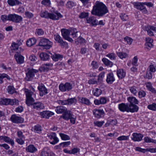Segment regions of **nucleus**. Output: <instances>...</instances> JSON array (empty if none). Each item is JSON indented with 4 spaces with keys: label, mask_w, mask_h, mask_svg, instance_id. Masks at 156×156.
<instances>
[{
    "label": "nucleus",
    "mask_w": 156,
    "mask_h": 156,
    "mask_svg": "<svg viewBox=\"0 0 156 156\" xmlns=\"http://www.w3.org/2000/svg\"><path fill=\"white\" fill-rule=\"evenodd\" d=\"M108 12L107 7L103 2L97 1L93 6L91 14L99 17H102Z\"/></svg>",
    "instance_id": "obj_1"
},
{
    "label": "nucleus",
    "mask_w": 156,
    "mask_h": 156,
    "mask_svg": "<svg viewBox=\"0 0 156 156\" xmlns=\"http://www.w3.org/2000/svg\"><path fill=\"white\" fill-rule=\"evenodd\" d=\"M24 91L26 97V104L28 106H29L35 101L33 97H32L34 95V93L30 90L27 89H25Z\"/></svg>",
    "instance_id": "obj_2"
},
{
    "label": "nucleus",
    "mask_w": 156,
    "mask_h": 156,
    "mask_svg": "<svg viewBox=\"0 0 156 156\" xmlns=\"http://www.w3.org/2000/svg\"><path fill=\"white\" fill-rule=\"evenodd\" d=\"M73 88L72 83L69 82H66L65 84L61 83L59 85V89L62 92L69 91Z\"/></svg>",
    "instance_id": "obj_3"
},
{
    "label": "nucleus",
    "mask_w": 156,
    "mask_h": 156,
    "mask_svg": "<svg viewBox=\"0 0 156 156\" xmlns=\"http://www.w3.org/2000/svg\"><path fill=\"white\" fill-rule=\"evenodd\" d=\"M38 72V70L33 69H29L27 73H26V76L25 78V80L27 81L32 80L34 77L35 73Z\"/></svg>",
    "instance_id": "obj_4"
},
{
    "label": "nucleus",
    "mask_w": 156,
    "mask_h": 156,
    "mask_svg": "<svg viewBox=\"0 0 156 156\" xmlns=\"http://www.w3.org/2000/svg\"><path fill=\"white\" fill-rule=\"evenodd\" d=\"M9 21L16 23H20L23 20V18L21 16L15 14H9Z\"/></svg>",
    "instance_id": "obj_5"
},
{
    "label": "nucleus",
    "mask_w": 156,
    "mask_h": 156,
    "mask_svg": "<svg viewBox=\"0 0 156 156\" xmlns=\"http://www.w3.org/2000/svg\"><path fill=\"white\" fill-rule=\"evenodd\" d=\"M144 5V2H136L134 3V5L135 8L141 11L143 13L147 14V11Z\"/></svg>",
    "instance_id": "obj_6"
},
{
    "label": "nucleus",
    "mask_w": 156,
    "mask_h": 156,
    "mask_svg": "<svg viewBox=\"0 0 156 156\" xmlns=\"http://www.w3.org/2000/svg\"><path fill=\"white\" fill-rule=\"evenodd\" d=\"M61 31L62 35L64 39L71 42H73V39L69 37L70 33L69 30L62 29L61 30Z\"/></svg>",
    "instance_id": "obj_7"
},
{
    "label": "nucleus",
    "mask_w": 156,
    "mask_h": 156,
    "mask_svg": "<svg viewBox=\"0 0 156 156\" xmlns=\"http://www.w3.org/2000/svg\"><path fill=\"white\" fill-rule=\"evenodd\" d=\"M12 122L15 123H20L24 122V119L20 116H18L15 114L12 115L10 118Z\"/></svg>",
    "instance_id": "obj_8"
},
{
    "label": "nucleus",
    "mask_w": 156,
    "mask_h": 156,
    "mask_svg": "<svg viewBox=\"0 0 156 156\" xmlns=\"http://www.w3.org/2000/svg\"><path fill=\"white\" fill-rule=\"evenodd\" d=\"M93 114L94 117L97 118L99 119L104 116L105 112L103 109H94L93 111Z\"/></svg>",
    "instance_id": "obj_9"
},
{
    "label": "nucleus",
    "mask_w": 156,
    "mask_h": 156,
    "mask_svg": "<svg viewBox=\"0 0 156 156\" xmlns=\"http://www.w3.org/2000/svg\"><path fill=\"white\" fill-rule=\"evenodd\" d=\"M144 30L147 32L148 34L150 36H154L152 31L156 32V27L150 25L145 26L144 27Z\"/></svg>",
    "instance_id": "obj_10"
},
{
    "label": "nucleus",
    "mask_w": 156,
    "mask_h": 156,
    "mask_svg": "<svg viewBox=\"0 0 156 156\" xmlns=\"http://www.w3.org/2000/svg\"><path fill=\"white\" fill-rule=\"evenodd\" d=\"M49 137L50 139L49 142L52 144L55 145L59 142V139L56 137V134L55 133H50L49 135Z\"/></svg>",
    "instance_id": "obj_11"
},
{
    "label": "nucleus",
    "mask_w": 156,
    "mask_h": 156,
    "mask_svg": "<svg viewBox=\"0 0 156 156\" xmlns=\"http://www.w3.org/2000/svg\"><path fill=\"white\" fill-rule=\"evenodd\" d=\"M14 58L17 64H21L24 62V58L20 53L16 52L14 55Z\"/></svg>",
    "instance_id": "obj_12"
},
{
    "label": "nucleus",
    "mask_w": 156,
    "mask_h": 156,
    "mask_svg": "<svg viewBox=\"0 0 156 156\" xmlns=\"http://www.w3.org/2000/svg\"><path fill=\"white\" fill-rule=\"evenodd\" d=\"M55 39L58 43L60 44V45L64 48L67 46L68 45L67 43L63 41L61 37L59 35H56L55 36Z\"/></svg>",
    "instance_id": "obj_13"
},
{
    "label": "nucleus",
    "mask_w": 156,
    "mask_h": 156,
    "mask_svg": "<svg viewBox=\"0 0 156 156\" xmlns=\"http://www.w3.org/2000/svg\"><path fill=\"white\" fill-rule=\"evenodd\" d=\"M108 101L106 98L101 97L100 98V100L95 99L94 101V103L96 105H104Z\"/></svg>",
    "instance_id": "obj_14"
},
{
    "label": "nucleus",
    "mask_w": 156,
    "mask_h": 156,
    "mask_svg": "<svg viewBox=\"0 0 156 156\" xmlns=\"http://www.w3.org/2000/svg\"><path fill=\"white\" fill-rule=\"evenodd\" d=\"M38 89L40 91V95L41 96H43L45 94L48 93L47 89L42 83L39 85Z\"/></svg>",
    "instance_id": "obj_15"
},
{
    "label": "nucleus",
    "mask_w": 156,
    "mask_h": 156,
    "mask_svg": "<svg viewBox=\"0 0 156 156\" xmlns=\"http://www.w3.org/2000/svg\"><path fill=\"white\" fill-rule=\"evenodd\" d=\"M62 17V16L57 11L54 13H49V18L53 20H58L59 18Z\"/></svg>",
    "instance_id": "obj_16"
},
{
    "label": "nucleus",
    "mask_w": 156,
    "mask_h": 156,
    "mask_svg": "<svg viewBox=\"0 0 156 156\" xmlns=\"http://www.w3.org/2000/svg\"><path fill=\"white\" fill-rule=\"evenodd\" d=\"M133 137L131 139L134 141H140L142 140L143 137V135L140 133H133L132 134Z\"/></svg>",
    "instance_id": "obj_17"
},
{
    "label": "nucleus",
    "mask_w": 156,
    "mask_h": 156,
    "mask_svg": "<svg viewBox=\"0 0 156 156\" xmlns=\"http://www.w3.org/2000/svg\"><path fill=\"white\" fill-rule=\"evenodd\" d=\"M115 80V78L113 73H110L107 74L106 81L109 84H112Z\"/></svg>",
    "instance_id": "obj_18"
},
{
    "label": "nucleus",
    "mask_w": 156,
    "mask_h": 156,
    "mask_svg": "<svg viewBox=\"0 0 156 156\" xmlns=\"http://www.w3.org/2000/svg\"><path fill=\"white\" fill-rule=\"evenodd\" d=\"M72 116H73V115L72 114L71 112L70 111L67 110L63 113L60 118H62L64 119L68 120L69 119L70 117Z\"/></svg>",
    "instance_id": "obj_19"
},
{
    "label": "nucleus",
    "mask_w": 156,
    "mask_h": 156,
    "mask_svg": "<svg viewBox=\"0 0 156 156\" xmlns=\"http://www.w3.org/2000/svg\"><path fill=\"white\" fill-rule=\"evenodd\" d=\"M118 108L119 110L122 112L126 111L129 112L128 104L122 103L119 105Z\"/></svg>",
    "instance_id": "obj_20"
},
{
    "label": "nucleus",
    "mask_w": 156,
    "mask_h": 156,
    "mask_svg": "<svg viewBox=\"0 0 156 156\" xmlns=\"http://www.w3.org/2000/svg\"><path fill=\"white\" fill-rule=\"evenodd\" d=\"M139 108V107L136 104H128L129 112L132 113L136 112H138Z\"/></svg>",
    "instance_id": "obj_21"
},
{
    "label": "nucleus",
    "mask_w": 156,
    "mask_h": 156,
    "mask_svg": "<svg viewBox=\"0 0 156 156\" xmlns=\"http://www.w3.org/2000/svg\"><path fill=\"white\" fill-rule=\"evenodd\" d=\"M48 40L44 38L41 39L39 43V45L44 47V48L46 49H49V45L48 44Z\"/></svg>",
    "instance_id": "obj_22"
},
{
    "label": "nucleus",
    "mask_w": 156,
    "mask_h": 156,
    "mask_svg": "<svg viewBox=\"0 0 156 156\" xmlns=\"http://www.w3.org/2000/svg\"><path fill=\"white\" fill-rule=\"evenodd\" d=\"M78 101L80 103L87 105H90L91 103L89 99L84 97H78Z\"/></svg>",
    "instance_id": "obj_23"
},
{
    "label": "nucleus",
    "mask_w": 156,
    "mask_h": 156,
    "mask_svg": "<svg viewBox=\"0 0 156 156\" xmlns=\"http://www.w3.org/2000/svg\"><path fill=\"white\" fill-rule=\"evenodd\" d=\"M87 23L91 24L93 26L97 25L98 20L94 16L90 17L87 19Z\"/></svg>",
    "instance_id": "obj_24"
},
{
    "label": "nucleus",
    "mask_w": 156,
    "mask_h": 156,
    "mask_svg": "<svg viewBox=\"0 0 156 156\" xmlns=\"http://www.w3.org/2000/svg\"><path fill=\"white\" fill-rule=\"evenodd\" d=\"M30 105L32 106L33 108L37 110L43 109L44 108L43 104L39 102L32 103Z\"/></svg>",
    "instance_id": "obj_25"
},
{
    "label": "nucleus",
    "mask_w": 156,
    "mask_h": 156,
    "mask_svg": "<svg viewBox=\"0 0 156 156\" xmlns=\"http://www.w3.org/2000/svg\"><path fill=\"white\" fill-rule=\"evenodd\" d=\"M117 75L118 78L120 79H122L124 78L126 75L125 72L122 69H118L117 70Z\"/></svg>",
    "instance_id": "obj_26"
},
{
    "label": "nucleus",
    "mask_w": 156,
    "mask_h": 156,
    "mask_svg": "<svg viewBox=\"0 0 156 156\" xmlns=\"http://www.w3.org/2000/svg\"><path fill=\"white\" fill-rule=\"evenodd\" d=\"M0 139L3 140L5 142L10 144L12 146L14 145V142L10 138L6 136H0Z\"/></svg>",
    "instance_id": "obj_27"
},
{
    "label": "nucleus",
    "mask_w": 156,
    "mask_h": 156,
    "mask_svg": "<svg viewBox=\"0 0 156 156\" xmlns=\"http://www.w3.org/2000/svg\"><path fill=\"white\" fill-rule=\"evenodd\" d=\"M26 151L28 152L34 153L37 151V149L34 145H30L26 147Z\"/></svg>",
    "instance_id": "obj_28"
},
{
    "label": "nucleus",
    "mask_w": 156,
    "mask_h": 156,
    "mask_svg": "<svg viewBox=\"0 0 156 156\" xmlns=\"http://www.w3.org/2000/svg\"><path fill=\"white\" fill-rule=\"evenodd\" d=\"M7 2L8 4L11 6L18 5L22 4V2L18 0H8Z\"/></svg>",
    "instance_id": "obj_29"
},
{
    "label": "nucleus",
    "mask_w": 156,
    "mask_h": 156,
    "mask_svg": "<svg viewBox=\"0 0 156 156\" xmlns=\"http://www.w3.org/2000/svg\"><path fill=\"white\" fill-rule=\"evenodd\" d=\"M127 100L129 102V104H138L139 101L135 97L131 96L127 98Z\"/></svg>",
    "instance_id": "obj_30"
},
{
    "label": "nucleus",
    "mask_w": 156,
    "mask_h": 156,
    "mask_svg": "<svg viewBox=\"0 0 156 156\" xmlns=\"http://www.w3.org/2000/svg\"><path fill=\"white\" fill-rule=\"evenodd\" d=\"M102 93V90L98 88L94 89L92 90V94L93 95L96 97H98L100 96Z\"/></svg>",
    "instance_id": "obj_31"
},
{
    "label": "nucleus",
    "mask_w": 156,
    "mask_h": 156,
    "mask_svg": "<svg viewBox=\"0 0 156 156\" xmlns=\"http://www.w3.org/2000/svg\"><path fill=\"white\" fill-rule=\"evenodd\" d=\"M19 45L15 42H13L12 44L11 49L12 51H17L19 50L20 51H23L21 48H19Z\"/></svg>",
    "instance_id": "obj_32"
},
{
    "label": "nucleus",
    "mask_w": 156,
    "mask_h": 156,
    "mask_svg": "<svg viewBox=\"0 0 156 156\" xmlns=\"http://www.w3.org/2000/svg\"><path fill=\"white\" fill-rule=\"evenodd\" d=\"M36 42V39L34 38L29 39L26 42V44L28 47H31L35 44Z\"/></svg>",
    "instance_id": "obj_33"
},
{
    "label": "nucleus",
    "mask_w": 156,
    "mask_h": 156,
    "mask_svg": "<svg viewBox=\"0 0 156 156\" xmlns=\"http://www.w3.org/2000/svg\"><path fill=\"white\" fill-rule=\"evenodd\" d=\"M67 110V108L63 106H59L56 108L55 111L57 113L60 114L62 113H64Z\"/></svg>",
    "instance_id": "obj_34"
},
{
    "label": "nucleus",
    "mask_w": 156,
    "mask_h": 156,
    "mask_svg": "<svg viewBox=\"0 0 156 156\" xmlns=\"http://www.w3.org/2000/svg\"><path fill=\"white\" fill-rule=\"evenodd\" d=\"M53 60L55 62L57 61L58 59L63 58V56L62 55L59 54H55L51 56Z\"/></svg>",
    "instance_id": "obj_35"
},
{
    "label": "nucleus",
    "mask_w": 156,
    "mask_h": 156,
    "mask_svg": "<svg viewBox=\"0 0 156 156\" xmlns=\"http://www.w3.org/2000/svg\"><path fill=\"white\" fill-rule=\"evenodd\" d=\"M6 78L9 80H10L11 78L7 74L5 73L0 74V84L2 83L3 81V79L4 78Z\"/></svg>",
    "instance_id": "obj_36"
},
{
    "label": "nucleus",
    "mask_w": 156,
    "mask_h": 156,
    "mask_svg": "<svg viewBox=\"0 0 156 156\" xmlns=\"http://www.w3.org/2000/svg\"><path fill=\"white\" fill-rule=\"evenodd\" d=\"M39 56L41 59L43 61H46L49 59V55L45 52H42L40 54Z\"/></svg>",
    "instance_id": "obj_37"
},
{
    "label": "nucleus",
    "mask_w": 156,
    "mask_h": 156,
    "mask_svg": "<svg viewBox=\"0 0 156 156\" xmlns=\"http://www.w3.org/2000/svg\"><path fill=\"white\" fill-rule=\"evenodd\" d=\"M102 61L104 64L107 66L111 67L113 66L112 62L106 58H103Z\"/></svg>",
    "instance_id": "obj_38"
},
{
    "label": "nucleus",
    "mask_w": 156,
    "mask_h": 156,
    "mask_svg": "<svg viewBox=\"0 0 156 156\" xmlns=\"http://www.w3.org/2000/svg\"><path fill=\"white\" fill-rule=\"evenodd\" d=\"M49 69V63L43 65L40 68L39 70L41 72H48Z\"/></svg>",
    "instance_id": "obj_39"
},
{
    "label": "nucleus",
    "mask_w": 156,
    "mask_h": 156,
    "mask_svg": "<svg viewBox=\"0 0 156 156\" xmlns=\"http://www.w3.org/2000/svg\"><path fill=\"white\" fill-rule=\"evenodd\" d=\"M148 71H149L152 73H154L156 71V66L155 64L151 63L148 66Z\"/></svg>",
    "instance_id": "obj_40"
},
{
    "label": "nucleus",
    "mask_w": 156,
    "mask_h": 156,
    "mask_svg": "<svg viewBox=\"0 0 156 156\" xmlns=\"http://www.w3.org/2000/svg\"><path fill=\"white\" fill-rule=\"evenodd\" d=\"M129 89L131 93L134 95H136L137 93V88L135 86L129 87Z\"/></svg>",
    "instance_id": "obj_41"
},
{
    "label": "nucleus",
    "mask_w": 156,
    "mask_h": 156,
    "mask_svg": "<svg viewBox=\"0 0 156 156\" xmlns=\"http://www.w3.org/2000/svg\"><path fill=\"white\" fill-rule=\"evenodd\" d=\"M34 130L35 132L38 133H41L42 131V127L39 124H37L34 127Z\"/></svg>",
    "instance_id": "obj_42"
},
{
    "label": "nucleus",
    "mask_w": 156,
    "mask_h": 156,
    "mask_svg": "<svg viewBox=\"0 0 156 156\" xmlns=\"http://www.w3.org/2000/svg\"><path fill=\"white\" fill-rule=\"evenodd\" d=\"M116 54L118 57L121 59L126 58L128 56L127 53L123 52H117Z\"/></svg>",
    "instance_id": "obj_43"
},
{
    "label": "nucleus",
    "mask_w": 156,
    "mask_h": 156,
    "mask_svg": "<svg viewBox=\"0 0 156 156\" xmlns=\"http://www.w3.org/2000/svg\"><path fill=\"white\" fill-rule=\"evenodd\" d=\"M9 105H18L19 104V101L16 99H9Z\"/></svg>",
    "instance_id": "obj_44"
},
{
    "label": "nucleus",
    "mask_w": 156,
    "mask_h": 156,
    "mask_svg": "<svg viewBox=\"0 0 156 156\" xmlns=\"http://www.w3.org/2000/svg\"><path fill=\"white\" fill-rule=\"evenodd\" d=\"M144 141L147 143H152L154 144H156V140H154L152 139L149 138L147 136L144 138Z\"/></svg>",
    "instance_id": "obj_45"
},
{
    "label": "nucleus",
    "mask_w": 156,
    "mask_h": 156,
    "mask_svg": "<svg viewBox=\"0 0 156 156\" xmlns=\"http://www.w3.org/2000/svg\"><path fill=\"white\" fill-rule=\"evenodd\" d=\"M7 91L8 93L10 94H12L16 91L15 90L13 86L9 85L8 87Z\"/></svg>",
    "instance_id": "obj_46"
},
{
    "label": "nucleus",
    "mask_w": 156,
    "mask_h": 156,
    "mask_svg": "<svg viewBox=\"0 0 156 156\" xmlns=\"http://www.w3.org/2000/svg\"><path fill=\"white\" fill-rule=\"evenodd\" d=\"M59 134L61 139L63 140H67L70 139V137L67 135L62 133H59Z\"/></svg>",
    "instance_id": "obj_47"
},
{
    "label": "nucleus",
    "mask_w": 156,
    "mask_h": 156,
    "mask_svg": "<svg viewBox=\"0 0 156 156\" xmlns=\"http://www.w3.org/2000/svg\"><path fill=\"white\" fill-rule=\"evenodd\" d=\"M75 42L77 44H78L79 43H80L81 44H85L86 41L83 38L79 36L78 38L77 39V41H75Z\"/></svg>",
    "instance_id": "obj_48"
},
{
    "label": "nucleus",
    "mask_w": 156,
    "mask_h": 156,
    "mask_svg": "<svg viewBox=\"0 0 156 156\" xmlns=\"http://www.w3.org/2000/svg\"><path fill=\"white\" fill-rule=\"evenodd\" d=\"M49 150L48 147L44 148L42 151L41 156H48Z\"/></svg>",
    "instance_id": "obj_49"
},
{
    "label": "nucleus",
    "mask_w": 156,
    "mask_h": 156,
    "mask_svg": "<svg viewBox=\"0 0 156 156\" xmlns=\"http://www.w3.org/2000/svg\"><path fill=\"white\" fill-rule=\"evenodd\" d=\"M76 4L72 1H69L66 4V6L67 8H71L73 6H76Z\"/></svg>",
    "instance_id": "obj_50"
},
{
    "label": "nucleus",
    "mask_w": 156,
    "mask_h": 156,
    "mask_svg": "<svg viewBox=\"0 0 156 156\" xmlns=\"http://www.w3.org/2000/svg\"><path fill=\"white\" fill-rule=\"evenodd\" d=\"M68 105H71L76 102L77 100L75 98H69L67 99Z\"/></svg>",
    "instance_id": "obj_51"
},
{
    "label": "nucleus",
    "mask_w": 156,
    "mask_h": 156,
    "mask_svg": "<svg viewBox=\"0 0 156 156\" xmlns=\"http://www.w3.org/2000/svg\"><path fill=\"white\" fill-rule=\"evenodd\" d=\"M105 72H102L98 76V82H101L102 81L103 79L105 76Z\"/></svg>",
    "instance_id": "obj_52"
},
{
    "label": "nucleus",
    "mask_w": 156,
    "mask_h": 156,
    "mask_svg": "<svg viewBox=\"0 0 156 156\" xmlns=\"http://www.w3.org/2000/svg\"><path fill=\"white\" fill-rule=\"evenodd\" d=\"M147 108L151 110L156 111V104L153 103L147 106Z\"/></svg>",
    "instance_id": "obj_53"
},
{
    "label": "nucleus",
    "mask_w": 156,
    "mask_h": 156,
    "mask_svg": "<svg viewBox=\"0 0 156 156\" xmlns=\"http://www.w3.org/2000/svg\"><path fill=\"white\" fill-rule=\"evenodd\" d=\"M146 95L145 92L143 90L139 91L138 92V97L140 98H144Z\"/></svg>",
    "instance_id": "obj_54"
},
{
    "label": "nucleus",
    "mask_w": 156,
    "mask_h": 156,
    "mask_svg": "<svg viewBox=\"0 0 156 156\" xmlns=\"http://www.w3.org/2000/svg\"><path fill=\"white\" fill-rule=\"evenodd\" d=\"M0 105H9V99L5 98L1 99L0 101Z\"/></svg>",
    "instance_id": "obj_55"
},
{
    "label": "nucleus",
    "mask_w": 156,
    "mask_h": 156,
    "mask_svg": "<svg viewBox=\"0 0 156 156\" xmlns=\"http://www.w3.org/2000/svg\"><path fill=\"white\" fill-rule=\"evenodd\" d=\"M89 15L88 12H81L79 15V17L80 19H83L87 17Z\"/></svg>",
    "instance_id": "obj_56"
},
{
    "label": "nucleus",
    "mask_w": 156,
    "mask_h": 156,
    "mask_svg": "<svg viewBox=\"0 0 156 156\" xmlns=\"http://www.w3.org/2000/svg\"><path fill=\"white\" fill-rule=\"evenodd\" d=\"M41 115L43 118H45L47 119L49 118V111H44L41 113Z\"/></svg>",
    "instance_id": "obj_57"
},
{
    "label": "nucleus",
    "mask_w": 156,
    "mask_h": 156,
    "mask_svg": "<svg viewBox=\"0 0 156 156\" xmlns=\"http://www.w3.org/2000/svg\"><path fill=\"white\" fill-rule=\"evenodd\" d=\"M106 56L109 57L111 60H115L116 59V55L114 53H110L106 55Z\"/></svg>",
    "instance_id": "obj_58"
},
{
    "label": "nucleus",
    "mask_w": 156,
    "mask_h": 156,
    "mask_svg": "<svg viewBox=\"0 0 156 156\" xmlns=\"http://www.w3.org/2000/svg\"><path fill=\"white\" fill-rule=\"evenodd\" d=\"M121 20L123 21H126L129 19L128 15L125 13H121L120 16Z\"/></svg>",
    "instance_id": "obj_59"
},
{
    "label": "nucleus",
    "mask_w": 156,
    "mask_h": 156,
    "mask_svg": "<svg viewBox=\"0 0 156 156\" xmlns=\"http://www.w3.org/2000/svg\"><path fill=\"white\" fill-rule=\"evenodd\" d=\"M104 122V121H97L96 122H94V124L95 126H97L98 127H101L103 125Z\"/></svg>",
    "instance_id": "obj_60"
},
{
    "label": "nucleus",
    "mask_w": 156,
    "mask_h": 156,
    "mask_svg": "<svg viewBox=\"0 0 156 156\" xmlns=\"http://www.w3.org/2000/svg\"><path fill=\"white\" fill-rule=\"evenodd\" d=\"M138 58L137 56H135L132 59V64L135 66H138L137 61Z\"/></svg>",
    "instance_id": "obj_61"
},
{
    "label": "nucleus",
    "mask_w": 156,
    "mask_h": 156,
    "mask_svg": "<svg viewBox=\"0 0 156 156\" xmlns=\"http://www.w3.org/2000/svg\"><path fill=\"white\" fill-rule=\"evenodd\" d=\"M91 65L92 67V68L93 69H97L99 66L98 63L97 62L94 61H92Z\"/></svg>",
    "instance_id": "obj_62"
},
{
    "label": "nucleus",
    "mask_w": 156,
    "mask_h": 156,
    "mask_svg": "<svg viewBox=\"0 0 156 156\" xmlns=\"http://www.w3.org/2000/svg\"><path fill=\"white\" fill-rule=\"evenodd\" d=\"M41 16L42 17L48 18H49V13L47 11H44L41 12Z\"/></svg>",
    "instance_id": "obj_63"
},
{
    "label": "nucleus",
    "mask_w": 156,
    "mask_h": 156,
    "mask_svg": "<svg viewBox=\"0 0 156 156\" xmlns=\"http://www.w3.org/2000/svg\"><path fill=\"white\" fill-rule=\"evenodd\" d=\"M80 149L78 148H74L70 150V154H75L79 152Z\"/></svg>",
    "instance_id": "obj_64"
}]
</instances>
